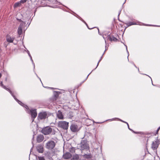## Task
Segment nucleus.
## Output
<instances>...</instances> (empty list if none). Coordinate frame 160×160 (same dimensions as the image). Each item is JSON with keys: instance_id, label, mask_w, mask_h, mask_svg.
<instances>
[{"instance_id": "1", "label": "nucleus", "mask_w": 160, "mask_h": 160, "mask_svg": "<svg viewBox=\"0 0 160 160\" xmlns=\"http://www.w3.org/2000/svg\"><path fill=\"white\" fill-rule=\"evenodd\" d=\"M89 149V147L87 141L86 140H82L80 143V150H88Z\"/></svg>"}, {"instance_id": "2", "label": "nucleus", "mask_w": 160, "mask_h": 160, "mask_svg": "<svg viewBox=\"0 0 160 160\" xmlns=\"http://www.w3.org/2000/svg\"><path fill=\"white\" fill-rule=\"evenodd\" d=\"M69 122L66 121H61L58 122V126L59 127L64 130H67L68 127Z\"/></svg>"}, {"instance_id": "3", "label": "nucleus", "mask_w": 160, "mask_h": 160, "mask_svg": "<svg viewBox=\"0 0 160 160\" xmlns=\"http://www.w3.org/2000/svg\"><path fill=\"white\" fill-rule=\"evenodd\" d=\"M55 143L54 141L50 140L46 144L45 147L48 149L52 150L55 147Z\"/></svg>"}, {"instance_id": "4", "label": "nucleus", "mask_w": 160, "mask_h": 160, "mask_svg": "<svg viewBox=\"0 0 160 160\" xmlns=\"http://www.w3.org/2000/svg\"><path fill=\"white\" fill-rule=\"evenodd\" d=\"M52 131L51 128L49 127H46L43 128L42 130V132L45 135H48L50 134Z\"/></svg>"}, {"instance_id": "5", "label": "nucleus", "mask_w": 160, "mask_h": 160, "mask_svg": "<svg viewBox=\"0 0 160 160\" xmlns=\"http://www.w3.org/2000/svg\"><path fill=\"white\" fill-rule=\"evenodd\" d=\"M159 144L160 140L157 138L155 141L152 142L151 145V148L153 150H156L158 147Z\"/></svg>"}, {"instance_id": "6", "label": "nucleus", "mask_w": 160, "mask_h": 160, "mask_svg": "<svg viewBox=\"0 0 160 160\" xmlns=\"http://www.w3.org/2000/svg\"><path fill=\"white\" fill-rule=\"evenodd\" d=\"M28 113L30 114L31 116V118L32 119V122L34 121V119L36 117L37 113L36 109H31L29 111Z\"/></svg>"}, {"instance_id": "7", "label": "nucleus", "mask_w": 160, "mask_h": 160, "mask_svg": "<svg viewBox=\"0 0 160 160\" xmlns=\"http://www.w3.org/2000/svg\"><path fill=\"white\" fill-rule=\"evenodd\" d=\"M48 117V114L46 112L39 113L38 116V118L40 120L44 119Z\"/></svg>"}, {"instance_id": "8", "label": "nucleus", "mask_w": 160, "mask_h": 160, "mask_svg": "<svg viewBox=\"0 0 160 160\" xmlns=\"http://www.w3.org/2000/svg\"><path fill=\"white\" fill-rule=\"evenodd\" d=\"M70 128L72 132H77L80 130L78 126L75 124H72L70 126Z\"/></svg>"}, {"instance_id": "9", "label": "nucleus", "mask_w": 160, "mask_h": 160, "mask_svg": "<svg viewBox=\"0 0 160 160\" xmlns=\"http://www.w3.org/2000/svg\"><path fill=\"white\" fill-rule=\"evenodd\" d=\"M15 39V37L12 36L9 34H7L6 36V41L9 43H12Z\"/></svg>"}, {"instance_id": "10", "label": "nucleus", "mask_w": 160, "mask_h": 160, "mask_svg": "<svg viewBox=\"0 0 160 160\" xmlns=\"http://www.w3.org/2000/svg\"><path fill=\"white\" fill-rule=\"evenodd\" d=\"M56 115L57 117L59 119H64V116L61 110H58L56 112Z\"/></svg>"}, {"instance_id": "11", "label": "nucleus", "mask_w": 160, "mask_h": 160, "mask_svg": "<svg viewBox=\"0 0 160 160\" xmlns=\"http://www.w3.org/2000/svg\"><path fill=\"white\" fill-rule=\"evenodd\" d=\"M1 86L2 87L6 89L7 91H8L12 95L14 99H15V96L14 95L13 93L12 92V91L8 88H7L4 85L2 84V82H1L0 83Z\"/></svg>"}, {"instance_id": "12", "label": "nucleus", "mask_w": 160, "mask_h": 160, "mask_svg": "<svg viewBox=\"0 0 160 160\" xmlns=\"http://www.w3.org/2000/svg\"><path fill=\"white\" fill-rule=\"evenodd\" d=\"M44 139V136L43 135L39 134L37 137V141L38 142L40 143L43 141Z\"/></svg>"}, {"instance_id": "13", "label": "nucleus", "mask_w": 160, "mask_h": 160, "mask_svg": "<svg viewBox=\"0 0 160 160\" xmlns=\"http://www.w3.org/2000/svg\"><path fill=\"white\" fill-rule=\"evenodd\" d=\"M36 148L37 151L39 152L42 153L43 152V146L41 144L38 145Z\"/></svg>"}, {"instance_id": "14", "label": "nucleus", "mask_w": 160, "mask_h": 160, "mask_svg": "<svg viewBox=\"0 0 160 160\" xmlns=\"http://www.w3.org/2000/svg\"><path fill=\"white\" fill-rule=\"evenodd\" d=\"M72 157L71 154L69 152H67L64 154L63 158L65 159H68L71 158Z\"/></svg>"}, {"instance_id": "15", "label": "nucleus", "mask_w": 160, "mask_h": 160, "mask_svg": "<svg viewBox=\"0 0 160 160\" xmlns=\"http://www.w3.org/2000/svg\"><path fill=\"white\" fill-rule=\"evenodd\" d=\"M108 39L109 40L111 41H114V42H117L118 41V40L116 38L114 37L113 36H111L109 35L108 36Z\"/></svg>"}, {"instance_id": "16", "label": "nucleus", "mask_w": 160, "mask_h": 160, "mask_svg": "<svg viewBox=\"0 0 160 160\" xmlns=\"http://www.w3.org/2000/svg\"><path fill=\"white\" fill-rule=\"evenodd\" d=\"M119 121H121V122H123L124 123H125L127 124V126H128V129L129 130H130V131H132L134 133H135V134H137V133H139L138 132H136L134 131L132 129H131L130 128L129 126V125L128 123L127 122H125L124 121H123L121 119H119Z\"/></svg>"}, {"instance_id": "17", "label": "nucleus", "mask_w": 160, "mask_h": 160, "mask_svg": "<svg viewBox=\"0 0 160 160\" xmlns=\"http://www.w3.org/2000/svg\"><path fill=\"white\" fill-rule=\"evenodd\" d=\"M80 156L81 158H84L86 159H89L92 157V156L91 154H85L84 155H80Z\"/></svg>"}, {"instance_id": "18", "label": "nucleus", "mask_w": 160, "mask_h": 160, "mask_svg": "<svg viewBox=\"0 0 160 160\" xmlns=\"http://www.w3.org/2000/svg\"><path fill=\"white\" fill-rule=\"evenodd\" d=\"M80 155H81L76 154L73 155L72 157V159L74 160H78V159L81 160L82 158H80Z\"/></svg>"}, {"instance_id": "19", "label": "nucleus", "mask_w": 160, "mask_h": 160, "mask_svg": "<svg viewBox=\"0 0 160 160\" xmlns=\"http://www.w3.org/2000/svg\"><path fill=\"white\" fill-rule=\"evenodd\" d=\"M125 24L127 25V27H128L132 25L137 24V22L136 21H133L126 23Z\"/></svg>"}, {"instance_id": "20", "label": "nucleus", "mask_w": 160, "mask_h": 160, "mask_svg": "<svg viewBox=\"0 0 160 160\" xmlns=\"http://www.w3.org/2000/svg\"><path fill=\"white\" fill-rule=\"evenodd\" d=\"M18 33L19 35H21L22 34V28L21 27H18Z\"/></svg>"}, {"instance_id": "21", "label": "nucleus", "mask_w": 160, "mask_h": 160, "mask_svg": "<svg viewBox=\"0 0 160 160\" xmlns=\"http://www.w3.org/2000/svg\"><path fill=\"white\" fill-rule=\"evenodd\" d=\"M21 5V4L20 2H18L15 3L14 5V8H16L18 7V6H20Z\"/></svg>"}, {"instance_id": "22", "label": "nucleus", "mask_w": 160, "mask_h": 160, "mask_svg": "<svg viewBox=\"0 0 160 160\" xmlns=\"http://www.w3.org/2000/svg\"><path fill=\"white\" fill-rule=\"evenodd\" d=\"M17 101V102L19 104H20L22 106H23L25 104H24V103H23L21 101H19L17 99L16 97H15V99Z\"/></svg>"}, {"instance_id": "23", "label": "nucleus", "mask_w": 160, "mask_h": 160, "mask_svg": "<svg viewBox=\"0 0 160 160\" xmlns=\"http://www.w3.org/2000/svg\"><path fill=\"white\" fill-rule=\"evenodd\" d=\"M75 149L74 148L72 147L70 148L69 151L72 153H73L75 152Z\"/></svg>"}, {"instance_id": "24", "label": "nucleus", "mask_w": 160, "mask_h": 160, "mask_svg": "<svg viewBox=\"0 0 160 160\" xmlns=\"http://www.w3.org/2000/svg\"><path fill=\"white\" fill-rule=\"evenodd\" d=\"M26 24V22L22 21L21 22L20 24L19 27H21L22 28L24 26L25 24Z\"/></svg>"}, {"instance_id": "25", "label": "nucleus", "mask_w": 160, "mask_h": 160, "mask_svg": "<svg viewBox=\"0 0 160 160\" xmlns=\"http://www.w3.org/2000/svg\"><path fill=\"white\" fill-rule=\"evenodd\" d=\"M23 107H24L27 109V113H29V111L30 109H29L27 105L24 104Z\"/></svg>"}, {"instance_id": "26", "label": "nucleus", "mask_w": 160, "mask_h": 160, "mask_svg": "<svg viewBox=\"0 0 160 160\" xmlns=\"http://www.w3.org/2000/svg\"><path fill=\"white\" fill-rule=\"evenodd\" d=\"M160 129V126L158 128L157 130H156V132L155 133H153L154 135H156V134H158V132Z\"/></svg>"}, {"instance_id": "27", "label": "nucleus", "mask_w": 160, "mask_h": 160, "mask_svg": "<svg viewBox=\"0 0 160 160\" xmlns=\"http://www.w3.org/2000/svg\"><path fill=\"white\" fill-rule=\"evenodd\" d=\"M38 158L39 160H45L44 158L43 157H38Z\"/></svg>"}, {"instance_id": "28", "label": "nucleus", "mask_w": 160, "mask_h": 160, "mask_svg": "<svg viewBox=\"0 0 160 160\" xmlns=\"http://www.w3.org/2000/svg\"><path fill=\"white\" fill-rule=\"evenodd\" d=\"M27 0H21L20 2L21 3H25L26 1H27Z\"/></svg>"}, {"instance_id": "29", "label": "nucleus", "mask_w": 160, "mask_h": 160, "mask_svg": "<svg viewBox=\"0 0 160 160\" xmlns=\"http://www.w3.org/2000/svg\"><path fill=\"white\" fill-rule=\"evenodd\" d=\"M104 54V53L103 54V55H102V56L101 57V58L99 60V61L98 63V64H97V67L96 68H97V67L98 66V64H99V62H100V61H101V60H102V56Z\"/></svg>"}, {"instance_id": "30", "label": "nucleus", "mask_w": 160, "mask_h": 160, "mask_svg": "<svg viewBox=\"0 0 160 160\" xmlns=\"http://www.w3.org/2000/svg\"><path fill=\"white\" fill-rule=\"evenodd\" d=\"M104 54V53L103 54V55H102V56L101 57V58L99 60V61L98 63V64H97V67L96 68H97V67L98 66V64H99V62H100V61H101V60H102V56Z\"/></svg>"}, {"instance_id": "31", "label": "nucleus", "mask_w": 160, "mask_h": 160, "mask_svg": "<svg viewBox=\"0 0 160 160\" xmlns=\"http://www.w3.org/2000/svg\"><path fill=\"white\" fill-rule=\"evenodd\" d=\"M28 55L29 56V57L30 58H31V60L33 61V60H32V56H31V55L29 52L28 51Z\"/></svg>"}, {"instance_id": "32", "label": "nucleus", "mask_w": 160, "mask_h": 160, "mask_svg": "<svg viewBox=\"0 0 160 160\" xmlns=\"http://www.w3.org/2000/svg\"><path fill=\"white\" fill-rule=\"evenodd\" d=\"M83 22H84L85 24H86V26H87L88 28L89 29H92V28H89L88 27V25L87 24L86 22H85V21H83Z\"/></svg>"}, {"instance_id": "33", "label": "nucleus", "mask_w": 160, "mask_h": 160, "mask_svg": "<svg viewBox=\"0 0 160 160\" xmlns=\"http://www.w3.org/2000/svg\"><path fill=\"white\" fill-rule=\"evenodd\" d=\"M18 20L19 22H22V21H22L21 19H17Z\"/></svg>"}, {"instance_id": "34", "label": "nucleus", "mask_w": 160, "mask_h": 160, "mask_svg": "<svg viewBox=\"0 0 160 160\" xmlns=\"http://www.w3.org/2000/svg\"><path fill=\"white\" fill-rule=\"evenodd\" d=\"M48 158H49V159H50V158H51V157H49V156H48Z\"/></svg>"}, {"instance_id": "35", "label": "nucleus", "mask_w": 160, "mask_h": 160, "mask_svg": "<svg viewBox=\"0 0 160 160\" xmlns=\"http://www.w3.org/2000/svg\"><path fill=\"white\" fill-rule=\"evenodd\" d=\"M1 76H2V74L1 73H0V77L1 78Z\"/></svg>"}, {"instance_id": "36", "label": "nucleus", "mask_w": 160, "mask_h": 160, "mask_svg": "<svg viewBox=\"0 0 160 160\" xmlns=\"http://www.w3.org/2000/svg\"><path fill=\"white\" fill-rule=\"evenodd\" d=\"M50 154V153H48H48H47L48 155H49V154Z\"/></svg>"}, {"instance_id": "37", "label": "nucleus", "mask_w": 160, "mask_h": 160, "mask_svg": "<svg viewBox=\"0 0 160 160\" xmlns=\"http://www.w3.org/2000/svg\"><path fill=\"white\" fill-rule=\"evenodd\" d=\"M6 81H7V78H6Z\"/></svg>"}, {"instance_id": "38", "label": "nucleus", "mask_w": 160, "mask_h": 160, "mask_svg": "<svg viewBox=\"0 0 160 160\" xmlns=\"http://www.w3.org/2000/svg\"><path fill=\"white\" fill-rule=\"evenodd\" d=\"M89 74L88 75V76H89Z\"/></svg>"}]
</instances>
